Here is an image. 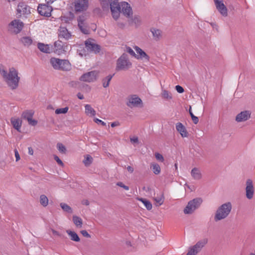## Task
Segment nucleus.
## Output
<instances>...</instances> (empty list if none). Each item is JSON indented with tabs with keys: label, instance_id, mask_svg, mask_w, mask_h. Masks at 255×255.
<instances>
[{
	"label": "nucleus",
	"instance_id": "39",
	"mask_svg": "<svg viewBox=\"0 0 255 255\" xmlns=\"http://www.w3.org/2000/svg\"><path fill=\"white\" fill-rule=\"evenodd\" d=\"M92 157L89 155H87L83 161V163L85 166H88L92 162Z\"/></svg>",
	"mask_w": 255,
	"mask_h": 255
},
{
	"label": "nucleus",
	"instance_id": "47",
	"mask_svg": "<svg viewBox=\"0 0 255 255\" xmlns=\"http://www.w3.org/2000/svg\"><path fill=\"white\" fill-rule=\"evenodd\" d=\"M175 89L177 91V92L179 93H183L184 91V89L183 87L179 85H177L175 86Z\"/></svg>",
	"mask_w": 255,
	"mask_h": 255
},
{
	"label": "nucleus",
	"instance_id": "42",
	"mask_svg": "<svg viewBox=\"0 0 255 255\" xmlns=\"http://www.w3.org/2000/svg\"><path fill=\"white\" fill-rule=\"evenodd\" d=\"M57 147L60 152L63 153H65L66 149L65 146L63 144L61 143H57Z\"/></svg>",
	"mask_w": 255,
	"mask_h": 255
},
{
	"label": "nucleus",
	"instance_id": "55",
	"mask_svg": "<svg viewBox=\"0 0 255 255\" xmlns=\"http://www.w3.org/2000/svg\"><path fill=\"white\" fill-rule=\"evenodd\" d=\"M82 204L83 205H86V206H88L89 205V202L88 200H83L82 201Z\"/></svg>",
	"mask_w": 255,
	"mask_h": 255
},
{
	"label": "nucleus",
	"instance_id": "49",
	"mask_svg": "<svg viewBox=\"0 0 255 255\" xmlns=\"http://www.w3.org/2000/svg\"><path fill=\"white\" fill-rule=\"evenodd\" d=\"M81 234L85 237L90 238V234L86 230H82L80 232Z\"/></svg>",
	"mask_w": 255,
	"mask_h": 255
},
{
	"label": "nucleus",
	"instance_id": "61",
	"mask_svg": "<svg viewBox=\"0 0 255 255\" xmlns=\"http://www.w3.org/2000/svg\"><path fill=\"white\" fill-rule=\"evenodd\" d=\"M56 0H45L46 2L48 4H51V3H52L53 2H54Z\"/></svg>",
	"mask_w": 255,
	"mask_h": 255
},
{
	"label": "nucleus",
	"instance_id": "7",
	"mask_svg": "<svg viewBox=\"0 0 255 255\" xmlns=\"http://www.w3.org/2000/svg\"><path fill=\"white\" fill-rule=\"evenodd\" d=\"M207 243V239H203L199 241L195 245L189 248L186 255H197Z\"/></svg>",
	"mask_w": 255,
	"mask_h": 255
},
{
	"label": "nucleus",
	"instance_id": "22",
	"mask_svg": "<svg viewBox=\"0 0 255 255\" xmlns=\"http://www.w3.org/2000/svg\"><path fill=\"white\" fill-rule=\"evenodd\" d=\"M59 37L61 38L68 39L71 37V33L65 27H60L59 29Z\"/></svg>",
	"mask_w": 255,
	"mask_h": 255
},
{
	"label": "nucleus",
	"instance_id": "51",
	"mask_svg": "<svg viewBox=\"0 0 255 255\" xmlns=\"http://www.w3.org/2000/svg\"><path fill=\"white\" fill-rule=\"evenodd\" d=\"M100 1L103 7H106L108 6L109 0H100Z\"/></svg>",
	"mask_w": 255,
	"mask_h": 255
},
{
	"label": "nucleus",
	"instance_id": "44",
	"mask_svg": "<svg viewBox=\"0 0 255 255\" xmlns=\"http://www.w3.org/2000/svg\"><path fill=\"white\" fill-rule=\"evenodd\" d=\"M155 156L157 160L161 162H163L164 161V158L161 154L159 153H156L155 154Z\"/></svg>",
	"mask_w": 255,
	"mask_h": 255
},
{
	"label": "nucleus",
	"instance_id": "6",
	"mask_svg": "<svg viewBox=\"0 0 255 255\" xmlns=\"http://www.w3.org/2000/svg\"><path fill=\"white\" fill-rule=\"evenodd\" d=\"M131 65L132 64L128 59V55L124 53L117 60L116 70H127L131 67Z\"/></svg>",
	"mask_w": 255,
	"mask_h": 255
},
{
	"label": "nucleus",
	"instance_id": "27",
	"mask_svg": "<svg viewBox=\"0 0 255 255\" xmlns=\"http://www.w3.org/2000/svg\"><path fill=\"white\" fill-rule=\"evenodd\" d=\"M85 114L89 116L93 117L96 115V112L95 110L91 107L90 105L86 104L85 105Z\"/></svg>",
	"mask_w": 255,
	"mask_h": 255
},
{
	"label": "nucleus",
	"instance_id": "26",
	"mask_svg": "<svg viewBox=\"0 0 255 255\" xmlns=\"http://www.w3.org/2000/svg\"><path fill=\"white\" fill-rule=\"evenodd\" d=\"M216 8L223 16H227L228 9L224 3L221 4L217 5V6H216Z\"/></svg>",
	"mask_w": 255,
	"mask_h": 255
},
{
	"label": "nucleus",
	"instance_id": "64",
	"mask_svg": "<svg viewBox=\"0 0 255 255\" xmlns=\"http://www.w3.org/2000/svg\"><path fill=\"white\" fill-rule=\"evenodd\" d=\"M211 25L213 27L216 26V24L215 23H212Z\"/></svg>",
	"mask_w": 255,
	"mask_h": 255
},
{
	"label": "nucleus",
	"instance_id": "15",
	"mask_svg": "<svg viewBox=\"0 0 255 255\" xmlns=\"http://www.w3.org/2000/svg\"><path fill=\"white\" fill-rule=\"evenodd\" d=\"M37 10L41 15L45 16H50L52 11V7L47 4H40L38 6Z\"/></svg>",
	"mask_w": 255,
	"mask_h": 255
},
{
	"label": "nucleus",
	"instance_id": "50",
	"mask_svg": "<svg viewBox=\"0 0 255 255\" xmlns=\"http://www.w3.org/2000/svg\"><path fill=\"white\" fill-rule=\"evenodd\" d=\"M94 122L97 124H101L102 126H106V124L104 122L102 121V120L95 118L94 120Z\"/></svg>",
	"mask_w": 255,
	"mask_h": 255
},
{
	"label": "nucleus",
	"instance_id": "36",
	"mask_svg": "<svg viewBox=\"0 0 255 255\" xmlns=\"http://www.w3.org/2000/svg\"><path fill=\"white\" fill-rule=\"evenodd\" d=\"M21 42L26 46H30L32 43V40L30 37L25 36L21 39Z\"/></svg>",
	"mask_w": 255,
	"mask_h": 255
},
{
	"label": "nucleus",
	"instance_id": "35",
	"mask_svg": "<svg viewBox=\"0 0 255 255\" xmlns=\"http://www.w3.org/2000/svg\"><path fill=\"white\" fill-rule=\"evenodd\" d=\"M151 168L152 169L153 172L155 174H159L160 173L161 168L160 166L155 163H152L151 165Z\"/></svg>",
	"mask_w": 255,
	"mask_h": 255
},
{
	"label": "nucleus",
	"instance_id": "56",
	"mask_svg": "<svg viewBox=\"0 0 255 255\" xmlns=\"http://www.w3.org/2000/svg\"><path fill=\"white\" fill-rule=\"evenodd\" d=\"M127 168L128 171L130 173H132L133 172V168L131 166H128Z\"/></svg>",
	"mask_w": 255,
	"mask_h": 255
},
{
	"label": "nucleus",
	"instance_id": "30",
	"mask_svg": "<svg viewBox=\"0 0 255 255\" xmlns=\"http://www.w3.org/2000/svg\"><path fill=\"white\" fill-rule=\"evenodd\" d=\"M150 31L152 34V36L155 40H158L161 36V31L154 28L151 29Z\"/></svg>",
	"mask_w": 255,
	"mask_h": 255
},
{
	"label": "nucleus",
	"instance_id": "19",
	"mask_svg": "<svg viewBox=\"0 0 255 255\" xmlns=\"http://www.w3.org/2000/svg\"><path fill=\"white\" fill-rule=\"evenodd\" d=\"M154 195L153 200L155 202V205L159 206L162 205L164 201L163 193L160 191L158 193H154Z\"/></svg>",
	"mask_w": 255,
	"mask_h": 255
},
{
	"label": "nucleus",
	"instance_id": "25",
	"mask_svg": "<svg viewBox=\"0 0 255 255\" xmlns=\"http://www.w3.org/2000/svg\"><path fill=\"white\" fill-rule=\"evenodd\" d=\"M191 175L195 180H200L202 178L201 170L197 167H194L191 170Z\"/></svg>",
	"mask_w": 255,
	"mask_h": 255
},
{
	"label": "nucleus",
	"instance_id": "53",
	"mask_svg": "<svg viewBox=\"0 0 255 255\" xmlns=\"http://www.w3.org/2000/svg\"><path fill=\"white\" fill-rule=\"evenodd\" d=\"M214 2L215 3V6L217 5L221 4L223 3V0H214Z\"/></svg>",
	"mask_w": 255,
	"mask_h": 255
},
{
	"label": "nucleus",
	"instance_id": "28",
	"mask_svg": "<svg viewBox=\"0 0 255 255\" xmlns=\"http://www.w3.org/2000/svg\"><path fill=\"white\" fill-rule=\"evenodd\" d=\"M72 220H73V223L74 224V225L76 226V227L77 228H82V225H83V220L80 217H79L76 215H74V216H73V217H72Z\"/></svg>",
	"mask_w": 255,
	"mask_h": 255
},
{
	"label": "nucleus",
	"instance_id": "62",
	"mask_svg": "<svg viewBox=\"0 0 255 255\" xmlns=\"http://www.w3.org/2000/svg\"><path fill=\"white\" fill-rule=\"evenodd\" d=\"M52 233L54 234V235H59V233L58 232H57L56 231L54 230H52Z\"/></svg>",
	"mask_w": 255,
	"mask_h": 255
},
{
	"label": "nucleus",
	"instance_id": "4",
	"mask_svg": "<svg viewBox=\"0 0 255 255\" xmlns=\"http://www.w3.org/2000/svg\"><path fill=\"white\" fill-rule=\"evenodd\" d=\"M232 207L230 202L224 203L220 206L215 213V221L218 222L227 217L231 211Z\"/></svg>",
	"mask_w": 255,
	"mask_h": 255
},
{
	"label": "nucleus",
	"instance_id": "20",
	"mask_svg": "<svg viewBox=\"0 0 255 255\" xmlns=\"http://www.w3.org/2000/svg\"><path fill=\"white\" fill-rule=\"evenodd\" d=\"M176 129L179 132L182 137H186L188 133L185 126L181 123H177L176 124Z\"/></svg>",
	"mask_w": 255,
	"mask_h": 255
},
{
	"label": "nucleus",
	"instance_id": "10",
	"mask_svg": "<svg viewBox=\"0 0 255 255\" xmlns=\"http://www.w3.org/2000/svg\"><path fill=\"white\" fill-rule=\"evenodd\" d=\"M23 23L19 19H14L8 24V30L12 33H18L22 30Z\"/></svg>",
	"mask_w": 255,
	"mask_h": 255
},
{
	"label": "nucleus",
	"instance_id": "23",
	"mask_svg": "<svg viewBox=\"0 0 255 255\" xmlns=\"http://www.w3.org/2000/svg\"><path fill=\"white\" fill-rule=\"evenodd\" d=\"M38 49L42 52L50 53L53 51L52 46L48 44H44L42 43H38L37 45Z\"/></svg>",
	"mask_w": 255,
	"mask_h": 255
},
{
	"label": "nucleus",
	"instance_id": "59",
	"mask_svg": "<svg viewBox=\"0 0 255 255\" xmlns=\"http://www.w3.org/2000/svg\"><path fill=\"white\" fill-rule=\"evenodd\" d=\"M119 125V123L118 122H113L111 124V127L112 128H114Z\"/></svg>",
	"mask_w": 255,
	"mask_h": 255
},
{
	"label": "nucleus",
	"instance_id": "48",
	"mask_svg": "<svg viewBox=\"0 0 255 255\" xmlns=\"http://www.w3.org/2000/svg\"><path fill=\"white\" fill-rule=\"evenodd\" d=\"M54 158L58 164L62 166L64 165L63 163L62 162L61 160L57 155H54Z\"/></svg>",
	"mask_w": 255,
	"mask_h": 255
},
{
	"label": "nucleus",
	"instance_id": "54",
	"mask_svg": "<svg viewBox=\"0 0 255 255\" xmlns=\"http://www.w3.org/2000/svg\"><path fill=\"white\" fill-rule=\"evenodd\" d=\"M133 21H134V23L136 24H138L140 22V20L138 17H134V18L133 19Z\"/></svg>",
	"mask_w": 255,
	"mask_h": 255
},
{
	"label": "nucleus",
	"instance_id": "14",
	"mask_svg": "<svg viewBox=\"0 0 255 255\" xmlns=\"http://www.w3.org/2000/svg\"><path fill=\"white\" fill-rule=\"evenodd\" d=\"M254 187L253 181L248 179L246 181V196L248 199H251L253 198L254 195Z\"/></svg>",
	"mask_w": 255,
	"mask_h": 255
},
{
	"label": "nucleus",
	"instance_id": "29",
	"mask_svg": "<svg viewBox=\"0 0 255 255\" xmlns=\"http://www.w3.org/2000/svg\"><path fill=\"white\" fill-rule=\"evenodd\" d=\"M66 233L70 236V239L72 241H73L75 242H79L80 241V238H79V236L75 232L68 230L66 231Z\"/></svg>",
	"mask_w": 255,
	"mask_h": 255
},
{
	"label": "nucleus",
	"instance_id": "34",
	"mask_svg": "<svg viewBox=\"0 0 255 255\" xmlns=\"http://www.w3.org/2000/svg\"><path fill=\"white\" fill-rule=\"evenodd\" d=\"M114 75V74L109 75L103 79V86L104 88H107L109 86L110 82L111 81Z\"/></svg>",
	"mask_w": 255,
	"mask_h": 255
},
{
	"label": "nucleus",
	"instance_id": "32",
	"mask_svg": "<svg viewBox=\"0 0 255 255\" xmlns=\"http://www.w3.org/2000/svg\"><path fill=\"white\" fill-rule=\"evenodd\" d=\"M137 200L143 204L147 210H150L152 209V204L148 200L142 198H138Z\"/></svg>",
	"mask_w": 255,
	"mask_h": 255
},
{
	"label": "nucleus",
	"instance_id": "18",
	"mask_svg": "<svg viewBox=\"0 0 255 255\" xmlns=\"http://www.w3.org/2000/svg\"><path fill=\"white\" fill-rule=\"evenodd\" d=\"M251 116V113L249 111L241 112L238 114L236 118V120L238 122H242L248 120Z\"/></svg>",
	"mask_w": 255,
	"mask_h": 255
},
{
	"label": "nucleus",
	"instance_id": "3",
	"mask_svg": "<svg viewBox=\"0 0 255 255\" xmlns=\"http://www.w3.org/2000/svg\"><path fill=\"white\" fill-rule=\"evenodd\" d=\"M50 63L55 70L68 71L71 69V65L67 60L52 57L50 59Z\"/></svg>",
	"mask_w": 255,
	"mask_h": 255
},
{
	"label": "nucleus",
	"instance_id": "31",
	"mask_svg": "<svg viewBox=\"0 0 255 255\" xmlns=\"http://www.w3.org/2000/svg\"><path fill=\"white\" fill-rule=\"evenodd\" d=\"M34 112L32 110H26L22 114V117L27 121L33 117Z\"/></svg>",
	"mask_w": 255,
	"mask_h": 255
},
{
	"label": "nucleus",
	"instance_id": "40",
	"mask_svg": "<svg viewBox=\"0 0 255 255\" xmlns=\"http://www.w3.org/2000/svg\"><path fill=\"white\" fill-rule=\"evenodd\" d=\"M68 107H66L63 108L57 109L55 112L56 114H66L68 111Z\"/></svg>",
	"mask_w": 255,
	"mask_h": 255
},
{
	"label": "nucleus",
	"instance_id": "43",
	"mask_svg": "<svg viewBox=\"0 0 255 255\" xmlns=\"http://www.w3.org/2000/svg\"><path fill=\"white\" fill-rule=\"evenodd\" d=\"M27 122L29 125L32 126H35L37 124V121L34 119H33L32 118L30 119V120H27Z\"/></svg>",
	"mask_w": 255,
	"mask_h": 255
},
{
	"label": "nucleus",
	"instance_id": "46",
	"mask_svg": "<svg viewBox=\"0 0 255 255\" xmlns=\"http://www.w3.org/2000/svg\"><path fill=\"white\" fill-rule=\"evenodd\" d=\"M131 142L133 144H137L138 143V139L136 136H133L130 138Z\"/></svg>",
	"mask_w": 255,
	"mask_h": 255
},
{
	"label": "nucleus",
	"instance_id": "63",
	"mask_svg": "<svg viewBox=\"0 0 255 255\" xmlns=\"http://www.w3.org/2000/svg\"><path fill=\"white\" fill-rule=\"evenodd\" d=\"M125 190H129V187L126 185H124V186L123 187Z\"/></svg>",
	"mask_w": 255,
	"mask_h": 255
},
{
	"label": "nucleus",
	"instance_id": "37",
	"mask_svg": "<svg viewBox=\"0 0 255 255\" xmlns=\"http://www.w3.org/2000/svg\"><path fill=\"white\" fill-rule=\"evenodd\" d=\"M48 199L45 195H41L40 196V204L43 207H46L48 204Z\"/></svg>",
	"mask_w": 255,
	"mask_h": 255
},
{
	"label": "nucleus",
	"instance_id": "13",
	"mask_svg": "<svg viewBox=\"0 0 255 255\" xmlns=\"http://www.w3.org/2000/svg\"><path fill=\"white\" fill-rule=\"evenodd\" d=\"M16 10L17 14H18L19 16L23 15L26 17L27 15L30 13V7L23 2H20L18 4Z\"/></svg>",
	"mask_w": 255,
	"mask_h": 255
},
{
	"label": "nucleus",
	"instance_id": "38",
	"mask_svg": "<svg viewBox=\"0 0 255 255\" xmlns=\"http://www.w3.org/2000/svg\"><path fill=\"white\" fill-rule=\"evenodd\" d=\"M161 95L163 98L166 100H171L172 99L171 93L166 90H162Z\"/></svg>",
	"mask_w": 255,
	"mask_h": 255
},
{
	"label": "nucleus",
	"instance_id": "57",
	"mask_svg": "<svg viewBox=\"0 0 255 255\" xmlns=\"http://www.w3.org/2000/svg\"><path fill=\"white\" fill-rule=\"evenodd\" d=\"M77 97L80 100L84 99V96L81 93H78L77 94Z\"/></svg>",
	"mask_w": 255,
	"mask_h": 255
},
{
	"label": "nucleus",
	"instance_id": "60",
	"mask_svg": "<svg viewBox=\"0 0 255 255\" xmlns=\"http://www.w3.org/2000/svg\"><path fill=\"white\" fill-rule=\"evenodd\" d=\"M117 185L123 188L125 184L122 182H118L117 183Z\"/></svg>",
	"mask_w": 255,
	"mask_h": 255
},
{
	"label": "nucleus",
	"instance_id": "41",
	"mask_svg": "<svg viewBox=\"0 0 255 255\" xmlns=\"http://www.w3.org/2000/svg\"><path fill=\"white\" fill-rule=\"evenodd\" d=\"M189 112L190 115L191 116V117L192 118V120L193 123L195 124H197L198 123V122H199L198 118V117H196L195 116H194L193 115V113L192 112V111H191V107H190V109H189Z\"/></svg>",
	"mask_w": 255,
	"mask_h": 255
},
{
	"label": "nucleus",
	"instance_id": "5",
	"mask_svg": "<svg viewBox=\"0 0 255 255\" xmlns=\"http://www.w3.org/2000/svg\"><path fill=\"white\" fill-rule=\"evenodd\" d=\"M203 200L200 197L195 198L189 201L183 210L184 213L185 214H192L199 208Z\"/></svg>",
	"mask_w": 255,
	"mask_h": 255
},
{
	"label": "nucleus",
	"instance_id": "17",
	"mask_svg": "<svg viewBox=\"0 0 255 255\" xmlns=\"http://www.w3.org/2000/svg\"><path fill=\"white\" fill-rule=\"evenodd\" d=\"M85 45L88 51L93 52L95 53L99 52L100 50V46L94 43L90 40L86 41Z\"/></svg>",
	"mask_w": 255,
	"mask_h": 255
},
{
	"label": "nucleus",
	"instance_id": "1",
	"mask_svg": "<svg viewBox=\"0 0 255 255\" xmlns=\"http://www.w3.org/2000/svg\"><path fill=\"white\" fill-rule=\"evenodd\" d=\"M110 8L113 17L115 20L119 18L121 12L128 17L132 14L131 7L125 1L119 3L118 0H110Z\"/></svg>",
	"mask_w": 255,
	"mask_h": 255
},
{
	"label": "nucleus",
	"instance_id": "8",
	"mask_svg": "<svg viewBox=\"0 0 255 255\" xmlns=\"http://www.w3.org/2000/svg\"><path fill=\"white\" fill-rule=\"evenodd\" d=\"M77 21L78 25L80 30L85 34H88L89 30L87 16L85 14H82L77 18Z\"/></svg>",
	"mask_w": 255,
	"mask_h": 255
},
{
	"label": "nucleus",
	"instance_id": "16",
	"mask_svg": "<svg viewBox=\"0 0 255 255\" xmlns=\"http://www.w3.org/2000/svg\"><path fill=\"white\" fill-rule=\"evenodd\" d=\"M134 49L136 52V54H135V56H134L135 58L137 59H140L145 61H149V57L138 46H135Z\"/></svg>",
	"mask_w": 255,
	"mask_h": 255
},
{
	"label": "nucleus",
	"instance_id": "33",
	"mask_svg": "<svg viewBox=\"0 0 255 255\" xmlns=\"http://www.w3.org/2000/svg\"><path fill=\"white\" fill-rule=\"evenodd\" d=\"M60 206L63 211L70 214L73 213L72 209L66 203H61Z\"/></svg>",
	"mask_w": 255,
	"mask_h": 255
},
{
	"label": "nucleus",
	"instance_id": "11",
	"mask_svg": "<svg viewBox=\"0 0 255 255\" xmlns=\"http://www.w3.org/2000/svg\"><path fill=\"white\" fill-rule=\"evenodd\" d=\"M89 6L88 0H74V8L76 12L86 11Z\"/></svg>",
	"mask_w": 255,
	"mask_h": 255
},
{
	"label": "nucleus",
	"instance_id": "52",
	"mask_svg": "<svg viewBox=\"0 0 255 255\" xmlns=\"http://www.w3.org/2000/svg\"><path fill=\"white\" fill-rule=\"evenodd\" d=\"M14 155L16 158V161H18L20 159V155L19 154V153L16 149H14Z\"/></svg>",
	"mask_w": 255,
	"mask_h": 255
},
{
	"label": "nucleus",
	"instance_id": "45",
	"mask_svg": "<svg viewBox=\"0 0 255 255\" xmlns=\"http://www.w3.org/2000/svg\"><path fill=\"white\" fill-rule=\"evenodd\" d=\"M126 51L127 52H128L131 55H132L134 57L135 56V52L130 47H126Z\"/></svg>",
	"mask_w": 255,
	"mask_h": 255
},
{
	"label": "nucleus",
	"instance_id": "21",
	"mask_svg": "<svg viewBox=\"0 0 255 255\" xmlns=\"http://www.w3.org/2000/svg\"><path fill=\"white\" fill-rule=\"evenodd\" d=\"M10 122L14 129H15L18 131H20L22 121L19 118L12 117L10 119Z\"/></svg>",
	"mask_w": 255,
	"mask_h": 255
},
{
	"label": "nucleus",
	"instance_id": "58",
	"mask_svg": "<svg viewBox=\"0 0 255 255\" xmlns=\"http://www.w3.org/2000/svg\"><path fill=\"white\" fill-rule=\"evenodd\" d=\"M28 153L30 155L33 154V150L31 147H28Z\"/></svg>",
	"mask_w": 255,
	"mask_h": 255
},
{
	"label": "nucleus",
	"instance_id": "12",
	"mask_svg": "<svg viewBox=\"0 0 255 255\" xmlns=\"http://www.w3.org/2000/svg\"><path fill=\"white\" fill-rule=\"evenodd\" d=\"M98 75V72L96 71H90L82 75L80 80L88 83L93 82L96 80Z\"/></svg>",
	"mask_w": 255,
	"mask_h": 255
},
{
	"label": "nucleus",
	"instance_id": "9",
	"mask_svg": "<svg viewBox=\"0 0 255 255\" xmlns=\"http://www.w3.org/2000/svg\"><path fill=\"white\" fill-rule=\"evenodd\" d=\"M127 105L130 108H141L143 106L141 99L136 95H130L128 97Z\"/></svg>",
	"mask_w": 255,
	"mask_h": 255
},
{
	"label": "nucleus",
	"instance_id": "24",
	"mask_svg": "<svg viewBox=\"0 0 255 255\" xmlns=\"http://www.w3.org/2000/svg\"><path fill=\"white\" fill-rule=\"evenodd\" d=\"M53 50L55 53L60 54L63 51V45L60 41H55L54 43V47Z\"/></svg>",
	"mask_w": 255,
	"mask_h": 255
},
{
	"label": "nucleus",
	"instance_id": "2",
	"mask_svg": "<svg viewBox=\"0 0 255 255\" xmlns=\"http://www.w3.org/2000/svg\"><path fill=\"white\" fill-rule=\"evenodd\" d=\"M0 73L11 89L14 90L18 87L20 77L18 75V71L15 68H10L8 72L0 69Z\"/></svg>",
	"mask_w": 255,
	"mask_h": 255
}]
</instances>
